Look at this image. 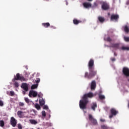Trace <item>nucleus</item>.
I'll return each mask as SVG.
<instances>
[{"label": "nucleus", "mask_w": 129, "mask_h": 129, "mask_svg": "<svg viewBox=\"0 0 129 129\" xmlns=\"http://www.w3.org/2000/svg\"><path fill=\"white\" fill-rule=\"evenodd\" d=\"M123 74L126 77H129V68L127 67H123L122 70Z\"/></svg>", "instance_id": "obj_6"}, {"label": "nucleus", "mask_w": 129, "mask_h": 129, "mask_svg": "<svg viewBox=\"0 0 129 129\" xmlns=\"http://www.w3.org/2000/svg\"><path fill=\"white\" fill-rule=\"evenodd\" d=\"M114 56H117V53H116L115 52H114Z\"/></svg>", "instance_id": "obj_47"}, {"label": "nucleus", "mask_w": 129, "mask_h": 129, "mask_svg": "<svg viewBox=\"0 0 129 129\" xmlns=\"http://www.w3.org/2000/svg\"><path fill=\"white\" fill-rule=\"evenodd\" d=\"M39 104L40 105H41V106H43V105H44L45 100H44L43 98L39 99Z\"/></svg>", "instance_id": "obj_17"}, {"label": "nucleus", "mask_w": 129, "mask_h": 129, "mask_svg": "<svg viewBox=\"0 0 129 129\" xmlns=\"http://www.w3.org/2000/svg\"><path fill=\"white\" fill-rule=\"evenodd\" d=\"M121 50H123V51H129V47H125V46H122Z\"/></svg>", "instance_id": "obj_24"}, {"label": "nucleus", "mask_w": 129, "mask_h": 129, "mask_svg": "<svg viewBox=\"0 0 129 129\" xmlns=\"http://www.w3.org/2000/svg\"><path fill=\"white\" fill-rule=\"evenodd\" d=\"M21 88H23L24 91H28L29 90V88H28V84L25 83H23L21 85Z\"/></svg>", "instance_id": "obj_12"}, {"label": "nucleus", "mask_w": 129, "mask_h": 129, "mask_svg": "<svg viewBox=\"0 0 129 129\" xmlns=\"http://www.w3.org/2000/svg\"><path fill=\"white\" fill-rule=\"evenodd\" d=\"M0 106H4V102L0 100Z\"/></svg>", "instance_id": "obj_35"}, {"label": "nucleus", "mask_w": 129, "mask_h": 129, "mask_svg": "<svg viewBox=\"0 0 129 129\" xmlns=\"http://www.w3.org/2000/svg\"><path fill=\"white\" fill-rule=\"evenodd\" d=\"M110 112L112 115L115 116L117 113H118V111H117L115 108H111Z\"/></svg>", "instance_id": "obj_14"}, {"label": "nucleus", "mask_w": 129, "mask_h": 129, "mask_svg": "<svg viewBox=\"0 0 129 129\" xmlns=\"http://www.w3.org/2000/svg\"><path fill=\"white\" fill-rule=\"evenodd\" d=\"M98 20L99 22H100L101 23H103L105 21V19L104 17L99 16L98 17Z\"/></svg>", "instance_id": "obj_15"}, {"label": "nucleus", "mask_w": 129, "mask_h": 129, "mask_svg": "<svg viewBox=\"0 0 129 129\" xmlns=\"http://www.w3.org/2000/svg\"><path fill=\"white\" fill-rule=\"evenodd\" d=\"M101 8L103 11H107V10H109V5L106 2H103L102 3Z\"/></svg>", "instance_id": "obj_5"}, {"label": "nucleus", "mask_w": 129, "mask_h": 129, "mask_svg": "<svg viewBox=\"0 0 129 129\" xmlns=\"http://www.w3.org/2000/svg\"><path fill=\"white\" fill-rule=\"evenodd\" d=\"M26 92L25 91H23V94H24L25 95V94H26Z\"/></svg>", "instance_id": "obj_48"}, {"label": "nucleus", "mask_w": 129, "mask_h": 129, "mask_svg": "<svg viewBox=\"0 0 129 129\" xmlns=\"http://www.w3.org/2000/svg\"><path fill=\"white\" fill-rule=\"evenodd\" d=\"M114 115H112V114L111 115H109V118H112V117H113Z\"/></svg>", "instance_id": "obj_44"}, {"label": "nucleus", "mask_w": 129, "mask_h": 129, "mask_svg": "<svg viewBox=\"0 0 129 129\" xmlns=\"http://www.w3.org/2000/svg\"><path fill=\"white\" fill-rule=\"evenodd\" d=\"M97 107V104L96 103H93L91 106V108L93 110L95 111V108Z\"/></svg>", "instance_id": "obj_20"}, {"label": "nucleus", "mask_w": 129, "mask_h": 129, "mask_svg": "<svg viewBox=\"0 0 129 129\" xmlns=\"http://www.w3.org/2000/svg\"><path fill=\"white\" fill-rule=\"evenodd\" d=\"M110 60L112 61V62H114V61H115V58L114 57H111Z\"/></svg>", "instance_id": "obj_40"}, {"label": "nucleus", "mask_w": 129, "mask_h": 129, "mask_svg": "<svg viewBox=\"0 0 129 129\" xmlns=\"http://www.w3.org/2000/svg\"><path fill=\"white\" fill-rule=\"evenodd\" d=\"M50 28H51V29H56V27L54 26H50Z\"/></svg>", "instance_id": "obj_45"}, {"label": "nucleus", "mask_w": 129, "mask_h": 129, "mask_svg": "<svg viewBox=\"0 0 129 129\" xmlns=\"http://www.w3.org/2000/svg\"><path fill=\"white\" fill-rule=\"evenodd\" d=\"M38 129H40V128H38Z\"/></svg>", "instance_id": "obj_53"}, {"label": "nucleus", "mask_w": 129, "mask_h": 129, "mask_svg": "<svg viewBox=\"0 0 129 129\" xmlns=\"http://www.w3.org/2000/svg\"><path fill=\"white\" fill-rule=\"evenodd\" d=\"M40 78H37L36 80H35V82L36 84H39V83H40Z\"/></svg>", "instance_id": "obj_31"}, {"label": "nucleus", "mask_w": 129, "mask_h": 129, "mask_svg": "<svg viewBox=\"0 0 129 129\" xmlns=\"http://www.w3.org/2000/svg\"><path fill=\"white\" fill-rule=\"evenodd\" d=\"M0 126H1V127L5 126V121L3 120L0 121Z\"/></svg>", "instance_id": "obj_26"}, {"label": "nucleus", "mask_w": 129, "mask_h": 129, "mask_svg": "<svg viewBox=\"0 0 129 129\" xmlns=\"http://www.w3.org/2000/svg\"><path fill=\"white\" fill-rule=\"evenodd\" d=\"M83 6L85 9H90L92 7V4L90 3L85 2L83 4Z\"/></svg>", "instance_id": "obj_11"}, {"label": "nucleus", "mask_w": 129, "mask_h": 129, "mask_svg": "<svg viewBox=\"0 0 129 129\" xmlns=\"http://www.w3.org/2000/svg\"><path fill=\"white\" fill-rule=\"evenodd\" d=\"M48 106H47V105H44V106H43V109H48Z\"/></svg>", "instance_id": "obj_39"}, {"label": "nucleus", "mask_w": 129, "mask_h": 129, "mask_svg": "<svg viewBox=\"0 0 129 129\" xmlns=\"http://www.w3.org/2000/svg\"><path fill=\"white\" fill-rule=\"evenodd\" d=\"M79 105H80V108H81V100H80Z\"/></svg>", "instance_id": "obj_42"}, {"label": "nucleus", "mask_w": 129, "mask_h": 129, "mask_svg": "<svg viewBox=\"0 0 129 129\" xmlns=\"http://www.w3.org/2000/svg\"><path fill=\"white\" fill-rule=\"evenodd\" d=\"M88 2H92V0H87Z\"/></svg>", "instance_id": "obj_50"}, {"label": "nucleus", "mask_w": 129, "mask_h": 129, "mask_svg": "<svg viewBox=\"0 0 129 129\" xmlns=\"http://www.w3.org/2000/svg\"><path fill=\"white\" fill-rule=\"evenodd\" d=\"M124 40L125 42H129V37H124Z\"/></svg>", "instance_id": "obj_33"}, {"label": "nucleus", "mask_w": 129, "mask_h": 129, "mask_svg": "<svg viewBox=\"0 0 129 129\" xmlns=\"http://www.w3.org/2000/svg\"><path fill=\"white\" fill-rule=\"evenodd\" d=\"M99 95V98L100 99V100H103V99H105V96L103 95H101L100 94H98Z\"/></svg>", "instance_id": "obj_21"}, {"label": "nucleus", "mask_w": 129, "mask_h": 129, "mask_svg": "<svg viewBox=\"0 0 129 129\" xmlns=\"http://www.w3.org/2000/svg\"><path fill=\"white\" fill-rule=\"evenodd\" d=\"M96 88V82L95 81H93L91 85V89L92 90H94Z\"/></svg>", "instance_id": "obj_13"}, {"label": "nucleus", "mask_w": 129, "mask_h": 129, "mask_svg": "<svg viewBox=\"0 0 129 129\" xmlns=\"http://www.w3.org/2000/svg\"><path fill=\"white\" fill-rule=\"evenodd\" d=\"M42 96H43V94L41 93H39L38 94V97H42Z\"/></svg>", "instance_id": "obj_38"}, {"label": "nucleus", "mask_w": 129, "mask_h": 129, "mask_svg": "<svg viewBox=\"0 0 129 129\" xmlns=\"http://www.w3.org/2000/svg\"><path fill=\"white\" fill-rule=\"evenodd\" d=\"M24 113L22 111H18L17 112V115H18L19 117L22 118L23 117V114Z\"/></svg>", "instance_id": "obj_19"}, {"label": "nucleus", "mask_w": 129, "mask_h": 129, "mask_svg": "<svg viewBox=\"0 0 129 129\" xmlns=\"http://www.w3.org/2000/svg\"><path fill=\"white\" fill-rule=\"evenodd\" d=\"M14 85H15V87H16V88L19 87V83H18V82H15L14 83Z\"/></svg>", "instance_id": "obj_32"}, {"label": "nucleus", "mask_w": 129, "mask_h": 129, "mask_svg": "<svg viewBox=\"0 0 129 129\" xmlns=\"http://www.w3.org/2000/svg\"><path fill=\"white\" fill-rule=\"evenodd\" d=\"M30 122L32 124H37V123H38V122H37V121H36V120H35V119H30Z\"/></svg>", "instance_id": "obj_22"}, {"label": "nucleus", "mask_w": 129, "mask_h": 129, "mask_svg": "<svg viewBox=\"0 0 129 129\" xmlns=\"http://www.w3.org/2000/svg\"><path fill=\"white\" fill-rule=\"evenodd\" d=\"M25 105V104L23 102H19V106H24Z\"/></svg>", "instance_id": "obj_37"}, {"label": "nucleus", "mask_w": 129, "mask_h": 129, "mask_svg": "<svg viewBox=\"0 0 129 129\" xmlns=\"http://www.w3.org/2000/svg\"><path fill=\"white\" fill-rule=\"evenodd\" d=\"M110 48H114L115 50L119 49V43H111L110 45L109 46Z\"/></svg>", "instance_id": "obj_10"}, {"label": "nucleus", "mask_w": 129, "mask_h": 129, "mask_svg": "<svg viewBox=\"0 0 129 129\" xmlns=\"http://www.w3.org/2000/svg\"><path fill=\"white\" fill-rule=\"evenodd\" d=\"M127 4L129 5V1L127 2Z\"/></svg>", "instance_id": "obj_51"}, {"label": "nucleus", "mask_w": 129, "mask_h": 129, "mask_svg": "<svg viewBox=\"0 0 129 129\" xmlns=\"http://www.w3.org/2000/svg\"><path fill=\"white\" fill-rule=\"evenodd\" d=\"M100 121H101L102 122H104V121H105V120H104V119H100Z\"/></svg>", "instance_id": "obj_43"}, {"label": "nucleus", "mask_w": 129, "mask_h": 129, "mask_svg": "<svg viewBox=\"0 0 129 129\" xmlns=\"http://www.w3.org/2000/svg\"><path fill=\"white\" fill-rule=\"evenodd\" d=\"M118 19H119V16H118V15L112 14L111 16V21H115V22H117Z\"/></svg>", "instance_id": "obj_8"}, {"label": "nucleus", "mask_w": 129, "mask_h": 129, "mask_svg": "<svg viewBox=\"0 0 129 129\" xmlns=\"http://www.w3.org/2000/svg\"><path fill=\"white\" fill-rule=\"evenodd\" d=\"M42 116H46V112L45 111H42Z\"/></svg>", "instance_id": "obj_36"}, {"label": "nucleus", "mask_w": 129, "mask_h": 129, "mask_svg": "<svg viewBox=\"0 0 129 129\" xmlns=\"http://www.w3.org/2000/svg\"><path fill=\"white\" fill-rule=\"evenodd\" d=\"M89 119L93 125H97V120L93 117V116H92V115H89Z\"/></svg>", "instance_id": "obj_4"}, {"label": "nucleus", "mask_w": 129, "mask_h": 129, "mask_svg": "<svg viewBox=\"0 0 129 129\" xmlns=\"http://www.w3.org/2000/svg\"><path fill=\"white\" fill-rule=\"evenodd\" d=\"M94 95L92 92H89L85 94L82 97L81 100V109H86L87 108V104H88V98H92Z\"/></svg>", "instance_id": "obj_2"}, {"label": "nucleus", "mask_w": 129, "mask_h": 129, "mask_svg": "<svg viewBox=\"0 0 129 129\" xmlns=\"http://www.w3.org/2000/svg\"><path fill=\"white\" fill-rule=\"evenodd\" d=\"M32 95L33 97H37L38 95V93L35 91H30L29 93V97H32Z\"/></svg>", "instance_id": "obj_7"}, {"label": "nucleus", "mask_w": 129, "mask_h": 129, "mask_svg": "<svg viewBox=\"0 0 129 129\" xmlns=\"http://www.w3.org/2000/svg\"><path fill=\"white\" fill-rule=\"evenodd\" d=\"M124 31L126 34H128L129 33V27H127V25H125L124 26Z\"/></svg>", "instance_id": "obj_18"}, {"label": "nucleus", "mask_w": 129, "mask_h": 129, "mask_svg": "<svg viewBox=\"0 0 129 129\" xmlns=\"http://www.w3.org/2000/svg\"><path fill=\"white\" fill-rule=\"evenodd\" d=\"M10 122L13 127H15L17 125V120H16V119L14 117L11 118Z\"/></svg>", "instance_id": "obj_9"}, {"label": "nucleus", "mask_w": 129, "mask_h": 129, "mask_svg": "<svg viewBox=\"0 0 129 129\" xmlns=\"http://www.w3.org/2000/svg\"><path fill=\"white\" fill-rule=\"evenodd\" d=\"M38 85H39L38 84L32 85L31 86V89H36V88L38 87Z\"/></svg>", "instance_id": "obj_25"}, {"label": "nucleus", "mask_w": 129, "mask_h": 129, "mask_svg": "<svg viewBox=\"0 0 129 129\" xmlns=\"http://www.w3.org/2000/svg\"><path fill=\"white\" fill-rule=\"evenodd\" d=\"M28 77H29V75L26 74V78L24 76H21L20 73H17L16 76L14 77L13 81H16V80H20V81H28Z\"/></svg>", "instance_id": "obj_3"}, {"label": "nucleus", "mask_w": 129, "mask_h": 129, "mask_svg": "<svg viewBox=\"0 0 129 129\" xmlns=\"http://www.w3.org/2000/svg\"><path fill=\"white\" fill-rule=\"evenodd\" d=\"M127 81L129 82V79H127Z\"/></svg>", "instance_id": "obj_52"}, {"label": "nucleus", "mask_w": 129, "mask_h": 129, "mask_svg": "<svg viewBox=\"0 0 129 129\" xmlns=\"http://www.w3.org/2000/svg\"><path fill=\"white\" fill-rule=\"evenodd\" d=\"M25 101L27 103H30V100L29 99V98H24Z\"/></svg>", "instance_id": "obj_30"}, {"label": "nucleus", "mask_w": 129, "mask_h": 129, "mask_svg": "<svg viewBox=\"0 0 129 129\" xmlns=\"http://www.w3.org/2000/svg\"><path fill=\"white\" fill-rule=\"evenodd\" d=\"M106 41H107V42H109V43H110L111 42H112V39L110 37H108L106 38Z\"/></svg>", "instance_id": "obj_29"}, {"label": "nucleus", "mask_w": 129, "mask_h": 129, "mask_svg": "<svg viewBox=\"0 0 129 129\" xmlns=\"http://www.w3.org/2000/svg\"><path fill=\"white\" fill-rule=\"evenodd\" d=\"M18 128L19 129H22L23 128L22 126V125H21V124H18Z\"/></svg>", "instance_id": "obj_41"}, {"label": "nucleus", "mask_w": 129, "mask_h": 129, "mask_svg": "<svg viewBox=\"0 0 129 129\" xmlns=\"http://www.w3.org/2000/svg\"><path fill=\"white\" fill-rule=\"evenodd\" d=\"M36 76L39 77L40 76V73H38L36 75Z\"/></svg>", "instance_id": "obj_49"}, {"label": "nucleus", "mask_w": 129, "mask_h": 129, "mask_svg": "<svg viewBox=\"0 0 129 129\" xmlns=\"http://www.w3.org/2000/svg\"><path fill=\"white\" fill-rule=\"evenodd\" d=\"M101 129H109V127H108L107 125H101Z\"/></svg>", "instance_id": "obj_28"}, {"label": "nucleus", "mask_w": 129, "mask_h": 129, "mask_svg": "<svg viewBox=\"0 0 129 129\" xmlns=\"http://www.w3.org/2000/svg\"><path fill=\"white\" fill-rule=\"evenodd\" d=\"M73 23H74V25H78L79 23H80V21L77 20V19H74Z\"/></svg>", "instance_id": "obj_27"}, {"label": "nucleus", "mask_w": 129, "mask_h": 129, "mask_svg": "<svg viewBox=\"0 0 129 129\" xmlns=\"http://www.w3.org/2000/svg\"><path fill=\"white\" fill-rule=\"evenodd\" d=\"M10 94L11 96H14L15 95V92L13 91H10Z\"/></svg>", "instance_id": "obj_34"}, {"label": "nucleus", "mask_w": 129, "mask_h": 129, "mask_svg": "<svg viewBox=\"0 0 129 129\" xmlns=\"http://www.w3.org/2000/svg\"><path fill=\"white\" fill-rule=\"evenodd\" d=\"M35 107L37 109V110H40L41 109V106H40V105L38 103H36L35 104Z\"/></svg>", "instance_id": "obj_23"}, {"label": "nucleus", "mask_w": 129, "mask_h": 129, "mask_svg": "<svg viewBox=\"0 0 129 129\" xmlns=\"http://www.w3.org/2000/svg\"><path fill=\"white\" fill-rule=\"evenodd\" d=\"M89 72H86L85 74V78L88 79H91L97 74V71L94 68V60L90 59L88 63Z\"/></svg>", "instance_id": "obj_1"}, {"label": "nucleus", "mask_w": 129, "mask_h": 129, "mask_svg": "<svg viewBox=\"0 0 129 129\" xmlns=\"http://www.w3.org/2000/svg\"><path fill=\"white\" fill-rule=\"evenodd\" d=\"M42 26L44 28H49L50 27V23L49 22L42 23Z\"/></svg>", "instance_id": "obj_16"}, {"label": "nucleus", "mask_w": 129, "mask_h": 129, "mask_svg": "<svg viewBox=\"0 0 129 129\" xmlns=\"http://www.w3.org/2000/svg\"><path fill=\"white\" fill-rule=\"evenodd\" d=\"M32 111H33L34 113H37V111H36L35 110H32Z\"/></svg>", "instance_id": "obj_46"}]
</instances>
